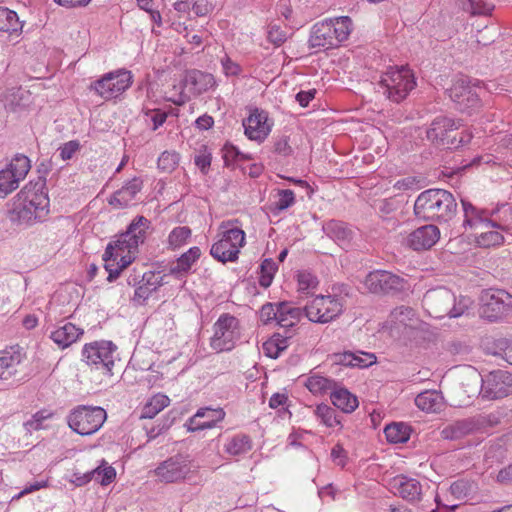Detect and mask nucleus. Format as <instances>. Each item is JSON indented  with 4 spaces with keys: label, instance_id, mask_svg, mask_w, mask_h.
<instances>
[{
    "label": "nucleus",
    "instance_id": "obj_1",
    "mask_svg": "<svg viewBox=\"0 0 512 512\" xmlns=\"http://www.w3.org/2000/svg\"><path fill=\"white\" fill-rule=\"evenodd\" d=\"M149 225L150 221L147 218L137 216L116 241L107 245L102 258L109 282L117 279L121 271L132 262V254L144 243Z\"/></svg>",
    "mask_w": 512,
    "mask_h": 512
},
{
    "label": "nucleus",
    "instance_id": "obj_2",
    "mask_svg": "<svg viewBox=\"0 0 512 512\" xmlns=\"http://www.w3.org/2000/svg\"><path fill=\"white\" fill-rule=\"evenodd\" d=\"M45 186V178L39 176L36 181L26 184L16 195L12 212L20 223L31 225L45 220L50 204Z\"/></svg>",
    "mask_w": 512,
    "mask_h": 512
},
{
    "label": "nucleus",
    "instance_id": "obj_3",
    "mask_svg": "<svg viewBox=\"0 0 512 512\" xmlns=\"http://www.w3.org/2000/svg\"><path fill=\"white\" fill-rule=\"evenodd\" d=\"M457 211L452 193L444 189H428L421 192L414 204V213L424 221L448 223Z\"/></svg>",
    "mask_w": 512,
    "mask_h": 512
},
{
    "label": "nucleus",
    "instance_id": "obj_4",
    "mask_svg": "<svg viewBox=\"0 0 512 512\" xmlns=\"http://www.w3.org/2000/svg\"><path fill=\"white\" fill-rule=\"evenodd\" d=\"M426 139L441 150H457L466 146L472 139L467 130H459V123L447 116H438L426 129Z\"/></svg>",
    "mask_w": 512,
    "mask_h": 512
},
{
    "label": "nucleus",
    "instance_id": "obj_5",
    "mask_svg": "<svg viewBox=\"0 0 512 512\" xmlns=\"http://www.w3.org/2000/svg\"><path fill=\"white\" fill-rule=\"evenodd\" d=\"M466 299H460L456 303V297L451 290L439 287L436 289L428 290L423 297L422 303L428 314L434 318H456L461 316L468 305L465 303Z\"/></svg>",
    "mask_w": 512,
    "mask_h": 512
},
{
    "label": "nucleus",
    "instance_id": "obj_6",
    "mask_svg": "<svg viewBox=\"0 0 512 512\" xmlns=\"http://www.w3.org/2000/svg\"><path fill=\"white\" fill-rule=\"evenodd\" d=\"M415 85L414 74L409 68L405 66L391 67L382 75L377 92L389 100L399 103L407 97Z\"/></svg>",
    "mask_w": 512,
    "mask_h": 512
},
{
    "label": "nucleus",
    "instance_id": "obj_7",
    "mask_svg": "<svg viewBox=\"0 0 512 512\" xmlns=\"http://www.w3.org/2000/svg\"><path fill=\"white\" fill-rule=\"evenodd\" d=\"M220 228L224 230L212 245L210 254L219 262H234L238 259L239 249L245 244V232L238 227H230L229 222H223Z\"/></svg>",
    "mask_w": 512,
    "mask_h": 512
},
{
    "label": "nucleus",
    "instance_id": "obj_8",
    "mask_svg": "<svg viewBox=\"0 0 512 512\" xmlns=\"http://www.w3.org/2000/svg\"><path fill=\"white\" fill-rule=\"evenodd\" d=\"M106 418L102 407L81 405L69 414L68 425L80 435H91L102 427Z\"/></svg>",
    "mask_w": 512,
    "mask_h": 512
},
{
    "label": "nucleus",
    "instance_id": "obj_9",
    "mask_svg": "<svg viewBox=\"0 0 512 512\" xmlns=\"http://www.w3.org/2000/svg\"><path fill=\"white\" fill-rule=\"evenodd\" d=\"M480 314L489 321L502 319L512 313V295L503 289H486L480 295Z\"/></svg>",
    "mask_w": 512,
    "mask_h": 512
},
{
    "label": "nucleus",
    "instance_id": "obj_10",
    "mask_svg": "<svg viewBox=\"0 0 512 512\" xmlns=\"http://www.w3.org/2000/svg\"><path fill=\"white\" fill-rule=\"evenodd\" d=\"M26 353L19 346L0 351V380L12 385L27 377Z\"/></svg>",
    "mask_w": 512,
    "mask_h": 512
},
{
    "label": "nucleus",
    "instance_id": "obj_11",
    "mask_svg": "<svg viewBox=\"0 0 512 512\" xmlns=\"http://www.w3.org/2000/svg\"><path fill=\"white\" fill-rule=\"evenodd\" d=\"M343 298L336 295L315 297L305 305V316L312 322L328 323L338 317L343 310Z\"/></svg>",
    "mask_w": 512,
    "mask_h": 512
},
{
    "label": "nucleus",
    "instance_id": "obj_12",
    "mask_svg": "<svg viewBox=\"0 0 512 512\" xmlns=\"http://www.w3.org/2000/svg\"><path fill=\"white\" fill-rule=\"evenodd\" d=\"M117 346L111 341H97L86 344L82 355L88 365H93L105 375H112Z\"/></svg>",
    "mask_w": 512,
    "mask_h": 512
},
{
    "label": "nucleus",
    "instance_id": "obj_13",
    "mask_svg": "<svg viewBox=\"0 0 512 512\" xmlns=\"http://www.w3.org/2000/svg\"><path fill=\"white\" fill-rule=\"evenodd\" d=\"M447 91L450 99L461 112H469L480 106L478 88L471 83L467 76L456 78Z\"/></svg>",
    "mask_w": 512,
    "mask_h": 512
},
{
    "label": "nucleus",
    "instance_id": "obj_14",
    "mask_svg": "<svg viewBox=\"0 0 512 512\" xmlns=\"http://www.w3.org/2000/svg\"><path fill=\"white\" fill-rule=\"evenodd\" d=\"M480 395L487 400H497L512 395V373L493 370L482 378Z\"/></svg>",
    "mask_w": 512,
    "mask_h": 512
},
{
    "label": "nucleus",
    "instance_id": "obj_15",
    "mask_svg": "<svg viewBox=\"0 0 512 512\" xmlns=\"http://www.w3.org/2000/svg\"><path fill=\"white\" fill-rule=\"evenodd\" d=\"M238 323L236 317L230 314H222L214 324L211 347L218 352L231 350L239 336Z\"/></svg>",
    "mask_w": 512,
    "mask_h": 512
},
{
    "label": "nucleus",
    "instance_id": "obj_16",
    "mask_svg": "<svg viewBox=\"0 0 512 512\" xmlns=\"http://www.w3.org/2000/svg\"><path fill=\"white\" fill-rule=\"evenodd\" d=\"M132 84L130 71L118 70L105 74L101 79L93 82L90 89L105 99L116 97Z\"/></svg>",
    "mask_w": 512,
    "mask_h": 512
},
{
    "label": "nucleus",
    "instance_id": "obj_17",
    "mask_svg": "<svg viewBox=\"0 0 512 512\" xmlns=\"http://www.w3.org/2000/svg\"><path fill=\"white\" fill-rule=\"evenodd\" d=\"M490 425L487 416L477 415L448 423L442 428L440 435L445 440L456 441L480 432Z\"/></svg>",
    "mask_w": 512,
    "mask_h": 512
},
{
    "label": "nucleus",
    "instance_id": "obj_18",
    "mask_svg": "<svg viewBox=\"0 0 512 512\" xmlns=\"http://www.w3.org/2000/svg\"><path fill=\"white\" fill-rule=\"evenodd\" d=\"M364 285L371 293L394 295L405 290L406 281L391 272L377 270L366 276Z\"/></svg>",
    "mask_w": 512,
    "mask_h": 512
},
{
    "label": "nucleus",
    "instance_id": "obj_19",
    "mask_svg": "<svg viewBox=\"0 0 512 512\" xmlns=\"http://www.w3.org/2000/svg\"><path fill=\"white\" fill-rule=\"evenodd\" d=\"M190 473L189 462L181 455H176L161 462L155 469L157 477L165 483L185 480Z\"/></svg>",
    "mask_w": 512,
    "mask_h": 512
},
{
    "label": "nucleus",
    "instance_id": "obj_20",
    "mask_svg": "<svg viewBox=\"0 0 512 512\" xmlns=\"http://www.w3.org/2000/svg\"><path fill=\"white\" fill-rule=\"evenodd\" d=\"M440 238V230L436 225L427 224L415 229L407 238V244L415 251L428 250Z\"/></svg>",
    "mask_w": 512,
    "mask_h": 512
},
{
    "label": "nucleus",
    "instance_id": "obj_21",
    "mask_svg": "<svg viewBox=\"0 0 512 512\" xmlns=\"http://www.w3.org/2000/svg\"><path fill=\"white\" fill-rule=\"evenodd\" d=\"M243 127L246 136L256 141H263L271 130L267 113L258 109H255L247 119L243 120Z\"/></svg>",
    "mask_w": 512,
    "mask_h": 512
},
{
    "label": "nucleus",
    "instance_id": "obj_22",
    "mask_svg": "<svg viewBox=\"0 0 512 512\" xmlns=\"http://www.w3.org/2000/svg\"><path fill=\"white\" fill-rule=\"evenodd\" d=\"M461 203L464 212V227H470L475 230L498 227L495 222L489 219L493 212H489L487 209H478L466 200H461Z\"/></svg>",
    "mask_w": 512,
    "mask_h": 512
},
{
    "label": "nucleus",
    "instance_id": "obj_23",
    "mask_svg": "<svg viewBox=\"0 0 512 512\" xmlns=\"http://www.w3.org/2000/svg\"><path fill=\"white\" fill-rule=\"evenodd\" d=\"M115 477V469L112 466H106L105 461H103V465L85 473L74 472L71 476L70 482L80 487L94 479L101 485H108L115 479Z\"/></svg>",
    "mask_w": 512,
    "mask_h": 512
},
{
    "label": "nucleus",
    "instance_id": "obj_24",
    "mask_svg": "<svg viewBox=\"0 0 512 512\" xmlns=\"http://www.w3.org/2000/svg\"><path fill=\"white\" fill-rule=\"evenodd\" d=\"M139 276L134 275L128 278L129 285H138L135 289L133 300L139 304L143 303L152 292L156 291L161 286L159 277L152 271H148L142 274L141 280Z\"/></svg>",
    "mask_w": 512,
    "mask_h": 512
},
{
    "label": "nucleus",
    "instance_id": "obj_25",
    "mask_svg": "<svg viewBox=\"0 0 512 512\" xmlns=\"http://www.w3.org/2000/svg\"><path fill=\"white\" fill-rule=\"evenodd\" d=\"M224 417L225 412L222 408H200L196 414L189 419L188 430L198 431L212 428L217 422L222 421Z\"/></svg>",
    "mask_w": 512,
    "mask_h": 512
},
{
    "label": "nucleus",
    "instance_id": "obj_26",
    "mask_svg": "<svg viewBox=\"0 0 512 512\" xmlns=\"http://www.w3.org/2000/svg\"><path fill=\"white\" fill-rule=\"evenodd\" d=\"M392 488L395 494L409 502H415L421 499L422 486L420 482L414 478L398 475L392 481Z\"/></svg>",
    "mask_w": 512,
    "mask_h": 512
},
{
    "label": "nucleus",
    "instance_id": "obj_27",
    "mask_svg": "<svg viewBox=\"0 0 512 512\" xmlns=\"http://www.w3.org/2000/svg\"><path fill=\"white\" fill-rule=\"evenodd\" d=\"M142 189V181L133 178L128 181L121 189L117 190L109 199V204L116 208H125L135 198Z\"/></svg>",
    "mask_w": 512,
    "mask_h": 512
},
{
    "label": "nucleus",
    "instance_id": "obj_28",
    "mask_svg": "<svg viewBox=\"0 0 512 512\" xmlns=\"http://www.w3.org/2000/svg\"><path fill=\"white\" fill-rule=\"evenodd\" d=\"M323 231L341 247L349 246L354 237V231L346 223L339 220H330L325 223Z\"/></svg>",
    "mask_w": 512,
    "mask_h": 512
},
{
    "label": "nucleus",
    "instance_id": "obj_29",
    "mask_svg": "<svg viewBox=\"0 0 512 512\" xmlns=\"http://www.w3.org/2000/svg\"><path fill=\"white\" fill-rule=\"evenodd\" d=\"M309 46L318 49L337 47V41L333 39L331 27L326 20L313 26L309 37Z\"/></svg>",
    "mask_w": 512,
    "mask_h": 512
},
{
    "label": "nucleus",
    "instance_id": "obj_30",
    "mask_svg": "<svg viewBox=\"0 0 512 512\" xmlns=\"http://www.w3.org/2000/svg\"><path fill=\"white\" fill-rule=\"evenodd\" d=\"M184 84L193 94L200 95L212 88L215 80L212 74L194 69L186 73Z\"/></svg>",
    "mask_w": 512,
    "mask_h": 512
},
{
    "label": "nucleus",
    "instance_id": "obj_31",
    "mask_svg": "<svg viewBox=\"0 0 512 512\" xmlns=\"http://www.w3.org/2000/svg\"><path fill=\"white\" fill-rule=\"evenodd\" d=\"M83 330L67 322L51 333V339L61 348H66L76 342Z\"/></svg>",
    "mask_w": 512,
    "mask_h": 512
},
{
    "label": "nucleus",
    "instance_id": "obj_32",
    "mask_svg": "<svg viewBox=\"0 0 512 512\" xmlns=\"http://www.w3.org/2000/svg\"><path fill=\"white\" fill-rule=\"evenodd\" d=\"M200 256L201 250L199 247L190 248L171 264L170 273L177 276L187 274Z\"/></svg>",
    "mask_w": 512,
    "mask_h": 512
},
{
    "label": "nucleus",
    "instance_id": "obj_33",
    "mask_svg": "<svg viewBox=\"0 0 512 512\" xmlns=\"http://www.w3.org/2000/svg\"><path fill=\"white\" fill-rule=\"evenodd\" d=\"M331 401L335 407L345 413H351L358 407L356 396L345 388H334L331 392Z\"/></svg>",
    "mask_w": 512,
    "mask_h": 512
},
{
    "label": "nucleus",
    "instance_id": "obj_34",
    "mask_svg": "<svg viewBox=\"0 0 512 512\" xmlns=\"http://www.w3.org/2000/svg\"><path fill=\"white\" fill-rule=\"evenodd\" d=\"M415 311L408 306H399L391 311L388 320L386 321L387 326L391 329L398 328L400 326H411L414 322Z\"/></svg>",
    "mask_w": 512,
    "mask_h": 512
},
{
    "label": "nucleus",
    "instance_id": "obj_35",
    "mask_svg": "<svg viewBox=\"0 0 512 512\" xmlns=\"http://www.w3.org/2000/svg\"><path fill=\"white\" fill-rule=\"evenodd\" d=\"M331 27L333 39L337 41V46L348 39L352 30V21L348 16L326 20Z\"/></svg>",
    "mask_w": 512,
    "mask_h": 512
},
{
    "label": "nucleus",
    "instance_id": "obj_36",
    "mask_svg": "<svg viewBox=\"0 0 512 512\" xmlns=\"http://www.w3.org/2000/svg\"><path fill=\"white\" fill-rule=\"evenodd\" d=\"M22 28L23 23L15 11L0 7V32L13 34L22 31Z\"/></svg>",
    "mask_w": 512,
    "mask_h": 512
},
{
    "label": "nucleus",
    "instance_id": "obj_37",
    "mask_svg": "<svg viewBox=\"0 0 512 512\" xmlns=\"http://www.w3.org/2000/svg\"><path fill=\"white\" fill-rule=\"evenodd\" d=\"M411 428L403 422L391 423L384 429L386 439L390 443H405L409 440Z\"/></svg>",
    "mask_w": 512,
    "mask_h": 512
},
{
    "label": "nucleus",
    "instance_id": "obj_38",
    "mask_svg": "<svg viewBox=\"0 0 512 512\" xmlns=\"http://www.w3.org/2000/svg\"><path fill=\"white\" fill-rule=\"evenodd\" d=\"M416 406L426 412H436L441 407V396L438 392L427 390L417 395Z\"/></svg>",
    "mask_w": 512,
    "mask_h": 512
},
{
    "label": "nucleus",
    "instance_id": "obj_39",
    "mask_svg": "<svg viewBox=\"0 0 512 512\" xmlns=\"http://www.w3.org/2000/svg\"><path fill=\"white\" fill-rule=\"evenodd\" d=\"M252 448L251 439L249 436L240 434L232 437L225 444V452L231 456H239L246 454Z\"/></svg>",
    "mask_w": 512,
    "mask_h": 512
},
{
    "label": "nucleus",
    "instance_id": "obj_40",
    "mask_svg": "<svg viewBox=\"0 0 512 512\" xmlns=\"http://www.w3.org/2000/svg\"><path fill=\"white\" fill-rule=\"evenodd\" d=\"M305 386L313 394H324L329 390H333L337 386V383L332 379L313 374L307 378Z\"/></svg>",
    "mask_w": 512,
    "mask_h": 512
},
{
    "label": "nucleus",
    "instance_id": "obj_41",
    "mask_svg": "<svg viewBox=\"0 0 512 512\" xmlns=\"http://www.w3.org/2000/svg\"><path fill=\"white\" fill-rule=\"evenodd\" d=\"M170 403V399L164 394L154 395L143 407L141 418L152 419Z\"/></svg>",
    "mask_w": 512,
    "mask_h": 512
},
{
    "label": "nucleus",
    "instance_id": "obj_42",
    "mask_svg": "<svg viewBox=\"0 0 512 512\" xmlns=\"http://www.w3.org/2000/svg\"><path fill=\"white\" fill-rule=\"evenodd\" d=\"M477 232L476 242L481 247H490L500 245L504 241L503 235L493 230V228H480Z\"/></svg>",
    "mask_w": 512,
    "mask_h": 512
},
{
    "label": "nucleus",
    "instance_id": "obj_43",
    "mask_svg": "<svg viewBox=\"0 0 512 512\" xmlns=\"http://www.w3.org/2000/svg\"><path fill=\"white\" fill-rule=\"evenodd\" d=\"M494 5L490 0H466L463 9L471 15H489Z\"/></svg>",
    "mask_w": 512,
    "mask_h": 512
},
{
    "label": "nucleus",
    "instance_id": "obj_44",
    "mask_svg": "<svg viewBox=\"0 0 512 512\" xmlns=\"http://www.w3.org/2000/svg\"><path fill=\"white\" fill-rule=\"evenodd\" d=\"M260 276H259V284L267 288L271 285L272 280L274 278V274L277 271L278 267L273 259L267 258L264 259L259 267Z\"/></svg>",
    "mask_w": 512,
    "mask_h": 512
},
{
    "label": "nucleus",
    "instance_id": "obj_45",
    "mask_svg": "<svg viewBox=\"0 0 512 512\" xmlns=\"http://www.w3.org/2000/svg\"><path fill=\"white\" fill-rule=\"evenodd\" d=\"M13 175L20 181L25 178L29 172L31 165L30 160L25 155H17L7 167Z\"/></svg>",
    "mask_w": 512,
    "mask_h": 512
},
{
    "label": "nucleus",
    "instance_id": "obj_46",
    "mask_svg": "<svg viewBox=\"0 0 512 512\" xmlns=\"http://www.w3.org/2000/svg\"><path fill=\"white\" fill-rule=\"evenodd\" d=\"M18 185L19 180L8 168L0 171V193H2L1 197H5L12 191L16 190Z\"/></svg>",
    "mask_w": 512,
    "mask_h": 512
},
{
    "label": "nucleus",
    "instance_id": "obj_47",
    "mask_svg": "<svg viewBox=\"0 0 512 512\" xmlns=\"http://www.w3.org/2000/svg\"><path fill=\"white\" fill-rule=\"evenodd\" d=\"M315 413L317 417H319L322 420V422L328 427H335L340 424V420L336 415L335 409L326 404L318 405L315 410Z\"/></svg>",
    "mask_w": 512,
    "mask_h": 512
},
{
    "label": "nucleus",
    "instance_id": "obj_48",
    "mask_svg": "<svg viewBox=\"0 0 512 512\" xmlns=\"http://www.w3.org/2000/svg\"><path fill=\"white\" fill-rule=\"evenodd\" d=\"M473 490L474 484L464 479L453 482L449 488L451 495L458 500L465 499Z\"/></svg>",
    "mask_w": 512,
    "mask_h": 512
},
{
    "label": "nucleus",
    "instance_id": "obj_49",
    "mask_svg": "<svg viewBox=\"0 0 512 512\" xmlns=\"http://www.w3.org/2000/svg\"><path fill=\"white\" fill-rule=\"evenodd\" d=\"M179 155L176 152H163L158 158V168L165 172L171 173L178 166Z\"/></svg>",
    "mask_w": 512,
    "mask_h": 512
},
{
    "label": "nucleus",
    "instance_id": "obj_50",
    "mask_svg": "<svg viewBox=\"0 0 512 512\" xmlns=\"http://www.w3.org/2000/svg\"><path fill=\"white\" fill-rule=\"evenodd\" d=\"M507 457V449L501 443H493L485 453V460L494 463H502Z\"/></svg>",
    "mask_w": 512,
    "mask_h": 512
},
{
    "label": "nucleus",
    "instance_id": "obj_51",
    "mask_svg": "<svg viewBox=\"0 0 512 512\" xmlns=\"http://www.w3.org/2000/svg\"><path fill=\"white\" fill-rule=\"evenodd\" d=\"M191 230L189 227L181 226L174 228L169 234V245L173 248L180 247L190 237Z\"/></svg>",
    "mask_w": 512,
    "mask_h": 512
},
{
    "label": "nucleus",
    "instance_id": "obj_52",
    "mask_svg": "<svg viewBox=\"0 0 512 512\" xmlns=\"http://www.w3.org/2000/svg\"><path fill=\"white\" fill-rule=\"evenodd\" d=\"M279 199L274 203L275 211H283L295 203L294 192L290 189L278 190Z\"/></svg>",
    "mask_w": 512,
    "mask_h": 512
},
{
    "label": "nucleus",
    "instance_id": "obj_53",
    "mask_svg": "<svg viewBox=\"0 0 512 512\" xmlns=\"http://www.w3.org/2000/svg\"><path fill=\"white\" fill-rule=\"evenodd\" d=\"M318 281L315 276L309 272H300L298 274V290L302 293H309L310 290L315 289Z\"/></svg>",
    "mask_w": 512,
    "mask_h": 512
},
{
    "label": "nucleus",
    "instance_id": "obj_54",
    "mask_svg": "<svg viewBox=\"0 0 512 512\" xmlns=\"http://www.w3.org/2000/svg\"><path fill=\"white\" fill-rule=\"evenodd\" d=\"M80 143L77 140H71L65 143L63 146L59 148L60 157L62 160H70L74 154L79 151Z\"/></svg>",
    "mask_w": 512,
    "mask_h": 512
},
{
    "label": "nucleus",
    "instance_id": "obj_55",
    "mask_svg": "<svg viewBox=\"0 0 512 512\" xmlns=\"http://www.w3.org/2000/svg\"><path fill=\"white\" fill-rule=\"evenodd\" d=\"M376 362V356L372 353H365L359 351L355 354V360L353 361V367L365 368Z\"/></svg>",
    "mask_w": 512,
    "mask_h": 512
},
{
    "label": "nucleus",
    "instance_id": "obj_56",
    "mask_svg": "<svg viewBox=\"0 0 512 512\" xmlns=\"http://www.w3.org/2000/svg\"><path fill=\"white\" fill-rule=\"evenodd\" d=\"M263 352L266 356L270 358H277L281 353V347L275 340L271 337L267 341L263 343Z\"/></svg>",
    "mask_w": 512,
    "mask_h": 512
},
{
    "label": "nucleus",
    "instance_id": "obj_57",
    "mask_svg": "<svg viewBox=\"0 0 512 512\" xmlns=\"http://www.w3.org/2000/svg\"><path fill=\"white\" fill-rule=\"evenodd\" d=\"M191 10L196 16H206L212 10V6L208 3V0H194L191 4Z\"/></svg>",
    "mask_w": 512,
    "mask_h": 512
},
{
    "label": "nucleus",
    "instance_id": "obj_58",
    "mask_svg": "<svg viewBox=\"0 0 512 512\" xmlns=\"http://www.w3.org/2000/svg\"><path fill=\"white\" fill-rule=\"evenodd\" d=\"M286 38V33L277 26H271L270 30L268 31V40L277 46L284 43Z\"/></svg>",
    "mask_w": 512,
    "mask_h": 512
},
{
    "label": "nucleus",
    "instance_id": "obj_59",
    "mask_svg": "<svg viewBox=\"0 0 512 512\" xmlns=\"http://www.w3.org/2000/svg\"><path fill=\"white\" fill-rule=\"evenodd\" d=\"M260 319L264 324H267L271 320H277V312L272 303H266L260 310Z\"/></svg>",
    "mask_w": 512,
    "mask_h": 512
},
{
    "label": "nucleus",
    "instance_id": "obj_60",
    "mask_svg": "<svg viewBox=\"0 0 512 512\" xmlns=\"http://www.w3.org/2000/svg\"><path fill=\"white\" fill-rule=\"evenodd\" d=\"M333 360H334L335 364L353 367V361L355 360V353H352L349 351L344 352V353H337V354L333 355Z\"/></svg>",
    "mask_w": 512,
    "mask_h": 512
},
{
    "label": "nucleus",
    "instance_id": "obj_61",
    "mask_svg": "<svg viewBox=\"0 0 512 512\" xmlns=\"http://www.w3.org/2000/svg\"><path fill=\"white\" fill-rule=\"evenodd\" d=\"M239 151L233 145L226 144L223 148V159L227 166L231 165L239 156Z\"/></svg>",
    "mask_w": 512,
    "mask_h": 512
},
{
    "label": "nucleus",
    "instance_id": "obj_62",
    "mask_svg": "<svg viewBox=\"0 0 512 512\" xmlns=\"http://www.w3.org/2000/svg\"><path fill=\"white\" fill-rule=\"evenodd\" d=\"M274 150L283 156H288L292 152V149L288 144V138L286 136L279 138L275 142Z\"/></svg>",
    "mask_w": 512,
    "mask_h": 512
},
{
    "label": "nucleus",
    "instance_id": "obj_63",
    "mask_svg": "<svg viewBox=\"0 0 512 512\" xmlns=\"http://www.w3.org/2000/svg\"><path fill=\"white\" fill-rule=\"evenodd\" d=\"M316 89H310L308 91H300L296 94V100L302 107H307L309 102L314 99Z\"/></svg>",
    "mask_w": 512,
    "mask_h": 512
},
{
    "label": "nucleus",
    "instance_id": "obj_64",
    "mask_svg": "<svg viewBox=\"0 0 512 512\" xmlns=\"http://www.w3.org/2000/svg\"><path fill=\"white\" fill-rule=\"evenodd\" d=\"M223 70L226 75H238L241 71L240 66L234 63L230 58L225 57L222 59Z\"/></svg>",
    "mask_w": 512,
    "mask_h": 512
}]
</instances>
